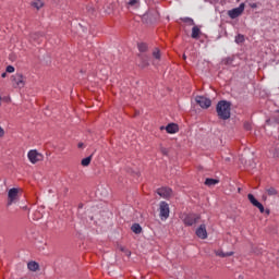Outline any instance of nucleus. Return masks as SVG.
Instances as JSON below:
<instances>
[{
    "mask_svg": "<svg viewBox=\"0 0 279 279\" xmlns=\"http://www.w3.org/2000/svg\"><path fill=\"white\" fill-rule=\"evenodd\" d=\"M232 104L228 100H220L216 106V112L219 119L222 121H228L230 119Z\"/></svg>",
    "mask_w": 279,
    "mask_h": 279,
    "instance_id": "obj_1",
    "label": "nucleus"
},
{
    "mask_svg": "<svg viewBox=\"0 0 279 279\" xmlns=\"http://www.w3.org/2000/svg\"><path fill=\"white\" fill-rule=\"evenodd\" d=\"M11 84L13 88H25V76L23 73H15L11 76Z\"/></svg>",
    "mask_w": 279,
    "mask_h": 279,
    "instance_id": "obj_2",
    "label": "nucleus"
},
{
    "mask_svg": "<svg viewBox=\"0 0 279 279\" xmlns=\"http://www.w3.org/2000/svg\"><path fill=\"white\" fill-rule=\"evenodd\" d=\"M157 195H159V197H162L163 199H171V197H173V190H171V187H159L156 190Z\"/></svg>",
    "mask_w": 279,
    "mask_h": 279,
    "instance_id": "obj_3",
    "label": "nucleus"
},
{
    "mask_svg": "<svg viewBox=\"0 0 279 279\" xmlns=\"http://www.w3.org/2000/svg\"><path fill=\"white\" fill-rule=\"evenodd\" d=\"M169 204L167 202H161L159 204V217L161 220L169 219Z\"/></svg>",
    "mask_w": 279,
    "mask_h": 279,
    "instance_id": "obj_4",
    "label": "nucleus"
},
{
    "mask_svg": "<svg viewBox=\"0 0 279 279\" xmlns=\"http://www.w3.org/2000/svg\"><path fill=\"white\" fill-rule=\"evenodd\" d=\"M19 189L13 187L8 192V206H12L15 202L19 201Z\"/></svg>",
    "mask_w": 279,
    "mask_h": 279,
    "instance_id": "obj_5",
    "label": "nucleus"
},
{
    "mask_svg": "<svg viewBox=\"0 0 279 279\" xmlns=\"http://www.w3.org/2000/svg\"><path fill=\"white\" fill-rule=\"evenodd\" d=\"M244 10H245V3H241L239 5V8L228 11V14H229L230 19H239V16H241V14H243Z\"/></svg>",
    "mask_w": 279,
    "mask_h": 279,
    "instance_id": "obj_6",
    "label": "nucleus"
},
{
    "mask_svg": "<svg viewBox=\"0 0 279 279\" xmlns=\"http://www.w3.org/2000/svg\"><path fill=\"white\" fill-rule=\"evenodd\" d=\"M195 101L198 104V106H201V108H210L213 105V101L204 96H197Z\"/></svg>",
    "mask_w": 279,
    "mask_h": 279,
    "instance_id": "obj_7",
    "label": "nucleus"
},
{
    "mask_svg": "<svg viewBox=\"0 0 279 279\" xmlns=\"http://www.w3.org/2000/svg\"><path fill=\"white\" fill-rule=\"evenodd\" d=\"M28 159L31 160L32 165H36V162H40L43 160V154L38 153L37 150H31L28 153Z\"/></svg>",
    "mask_w": 279,
    "mask_h": 279,
    "instance_id": "obj_8",
    "label": "nucleus"
},
{
    "mask_svg": "<svg viewBox=\"0 0 279 279\" xmlns=\"http://www.w3.org/2000/svg\"><path fill=\"white\" fill-rule=\"evenodd\" d=\"M201 217L198 215L195 214H191L185 216L184 218V223L185 226H193L195 223H197V221H199Z\"/></svg>",
    "mask_w": 279,
    "mask_h": 279,
    "instance_id": "obj_9",
    "label": "nucleus"
},
{
    "mask_svg": "<svg viewBox=\"0 0 279 279\" xmlns=\"http://www.w3.org/2000/svg\"><path fill=\"white\" fill-rule=\"evenodd\" d=\"M196 236L198 239H208V231H206V225H201L199 228L196 229Z\"/></svg>",
    "mask_w": 279,
    "mask_h": 279,
    "instance_id": "obj_10",
    "label": "nucleus"
},
{
    "mask_svg": "<svg viewBox=\"0 0 279 279\" xmlns=\"http://www.w3.org/2000/svg\"><path fill=\"white\" fill-rule=\"evenodd\" d=\"M126 8L130 10H136L137 8H141V0H128L126 1Z\"/></svg>",
    "mask_w": 279,
    "mask_h": 279,
    "instance_id": "obj_11",
    "label": "nucleus"
},
{
    "mask_svg": "<svg viewBox=\"0 0 279 279\" xmlns=\"http://www.w3.org/2000/svg\"><path fill=\"white\" fill-rule=\"evenodd\" d=\"M180 129L175 123H170L166 126V132H168V134H175Z\"/></svg>",
    "mask_w": 279,
    "mask_h": 279,
    "instance_id": "obj_12",
    "label": "nucleus"
},
{
    "mask_svg": "<svg viewBox=\"0 0 279 279\" xmlns=\"http://www.w3.org/2000/svg\"><path fill=\"white\" fill-rule=\"evenodd\" d=\"M27 269L29 271H40V265L37 262H28Z\"/></svg>",
    "mask_w": 279,
    "mask_h": 279,
    "instance_id": "obj_13",
    "label": "nucleus"
},
{
    "mask_svg": "<svg viewBox=\"0 0 279 279\" xmlns=\"http://www.w3.org/2000/svg\"><path fill=\"white\" fill-rule=\"evenodd\" d=\"M216 256H219L220 258H228V256H234V252H222L221 250L215 251Z\"/></svg>",
    "mask_w": 279,
    "mask_h": 279,
    "instance_id": "obj_14",
    "label": "nucleus"
},
{
    "mask_svg": "<svg viewBox=\"0 0 279 279\" xmlns=\"http://www.w3.org/2000/svg\"><path fill=\"white\" fill-rule=\"evenodd\" d=\"M131 230H132V232H134V234H141L143 232V228L138 223H134L131 227Z\"/></svg>",
    "mask_w": 279,
    "mask_h": 279,
    "instance_id": "obj_15",
    "label": "nucleus"
},
{
    "mask_svg": "<svg viewBox=\"0 0 279 279\" xmlns=\"http://www.w3.org/2000/svg\"><path fill=\"white\" fill-rule=\"evenodd\" d=\"M216 184H219V180H217V179H206L205 180L206 186H215Z\"/></svg>",
    "mask_w": 279,
    "mask_h": 279,
    "instance_id": "obj_16",
    "label": "nucleus"
},
{
    "mask_svg": "<svg viewBox=\"0 0 279 279\" xmlns=\"http://www.w3.org/2000/svg\"><path fill=\"white\" fill-rule=\"evenodd\" d=\"M199 34H202V31H199V27L194 26L192 28V38H199Z\"/></svg>",
    "mask_w": 279,
    "mask_h": 279,
    "instance_id": "obj_17",
    "label": "nucleus"
},
{
    "mask_svg": "<svg viewBox=\"0 0 279 279\" xmlns=\"http://www.w3.org/2000/svg\"><path fill=\"white\" fill-rule=\"evenodd\" d=\"M90 160H93V155L88 156L87 158L82 159V161H81L82 167H88V165H90Z\"/></svg>",
    "mask_w": 279,
    "mask_h": 279,
    "instance_id": "obj_18",
    "label": "nucleus"
},
{
    "mask_svg": "<svg viewBox=\"0 0 279 279\" xmlns=\"http://www.w3.org/2000/svg\"><path fill=\"white\" fill-rule=\"evenodd\" d=\"M138 51H141V53H145V51H147L148 47L147 44L145 43H141L137 45Z\"/></svg>",
    "mask_w": 279,
    "mask_h": 279,
    "instance_id": "obj_19",
    "label": "nucleus"
},
{
    "mask_svg": "<svg viewBox=\"0 0 279 279\" xmlns=\"http://www.w3.org/2000/svg\"><path fill=\"white\" fill-rule=\"evenodd\" d=\"M270 156L271 158H279V148L274 147L272 149H270Z\"/></svg>",
    "mask_w": 279,
    "mask_h": 279,
    "instance_id": "obj_20",
    "label": "nucleus"
},
{
    "mask_svg": "<svg viewBox=\"0 0 279 279\" xmlns=\"http://www.w3.org/2000/svg\"><path fill=\"white\" fill-rule=\"evenodd\" d=\"M247 197H248V201L251 202V204H253V206H256L260 203L252 194H248Z\"/></svg>",
    "mask_w": 279,
    "mask_h": 279,
    "instance_id": "obj_21",
    "label": "nucleus"
},
{
    "mask_svg": "<svg viewBox=\"0 0 279 279\" xmlns=\"http://www.w3.org/2000/svg\"><path fill=\"white\" fill-rule=\"evenodd\" d=\"M33 8H36V10H40V8H43V1L37 0L35 2L32 3Z\"/></svg>",
    "mask_w": 279,
    "mask_h": 279,
    "instance_id": "obj_22",
    "label": "nucleus"
},
{
    "mask_svg": "<svg viewBox=\"0 0 279 279\" xmlns=\"http://www.w3.org/2000/svg\"><path fill=\"white\" fill-rule=\"evenodd\" d=\"M153 57L156 60H160V49L156 48L155 51L153 52Z\"/></svg>",
    "mask_w": 279,
    "mask_h": 279,
    "instance_id": "obj_23",
    "label": "nucleus"
},
{
    "mask_svg": "<svg viewBox=\"0 0 279 279\" xmlns=\"http://www.w3.org/2000/svg\"><path fill=\"white\" fill-rule=\"evenodd\" d=\"M222 64H226V66L232 64V58L227 57L222 60Z\"/></svg>",
    "mask_w": 279,
    "mask_h": 279,
    "instance_id": "obj_24",
    "label": "nucleus"
},
{
    "mask_svg": "<svg viewBox=\"0 0 279 279\" xmlns=\"http://www.w3.org/2000/svg\"><path fill=\"white\" fill-rule=\"evenodd\" d=\"M268 195H278V191H276V189L274 187H269L266 190Z\"/></svg>",
    "mask_w": 279,
    "mask_h": 279,
    "instance_id": "obj_25",
    "label": "nucleus"
},
{
    "mask_svg": "<svg viewBox=\"0 0 279 279\" xmlns=\"http://www.w3.org/2000/svg\"><path fill=\"white\" fill-rule=\"evenodd\" d=\"M120 252H124V254H126V256H131L132 252L128 251L124 246H118Z\"/></svg>",
    "mask_w": 279,
    "mask_h": 279,
    "instance_id": "obj_26",
    "label": "nucleus"
},
{
    "mask_svg": "<svg viewBox=\"0 0 279 279\" xmlns=\"http://www.w3.org/2000/svg\"><path fill=\"white\" fill-rule=\"evenodd\" d=\"M243 40H245V37H244L243 35H238V36L235 37V43H236L238 45H240V43H243Z\"/></svg>",
    "mask_w": 279,
    "mask_h": 279,
    "instance_id": "obj_27",
    "label": "nucleus"
},
{
    "mask_svg": "<svg viewBox=\"0 0 279 279\" xmlns=\"http://www.w3.org/2000/svg\"><path fill=\"white\" fill-rule=\"evenodd\" d=\"M183 21L184 23H190L191 25H195V22L191 17H184Z\"/></svg>",
    "mask_w": 279,
    "mask_h": 279,
    "instance_id": "obj_28",
    "label": "nucleus"
},
{
    "mask_svg": "<svg viewBox=\"0 0 279 279\" xmlns=\"http://www.w3.org/2000/svg\"><path fill=\"white\" fill-rule=\"evenodd\" d=\"M255 207L258 208L259 213H265V207L263 206V204L259 203Z\"/></svg>",
    "mask_w": 279,
    "mask_h": 279,
    "instance_id": "obj_29",
    "label": "nucleus"
},
{
    "mask_svg": "<svg viewBox=\"0 0 279 279\" xmlns=\"http://www.w3.org/2000/svg\"><path fill=\"white\" fill-rule=\"evenodd\" d=\"M140 66H142V69H145V66H149V62L142 60V63L140 64Z\"/></svg>",
    "mask_w": 279,
    "mask_h": 279,
    "instance_id": "obj_30",
    "label": "nucleus"
},
{
    "mask_svg": "<svg viewBox=\"0 0 279 279\" xmlns=\"http://www.w3.org/2000/svg\"><path fill=\"white\" fill-rule=\"evenodd\" d=\"M7 73H14V66L8 65L7 66Z\"/></svg>",
    "mask_w": 279,
    "mask_h": 279,
    "instance_id": "obj_31",
    "label": "nucleus"
},
{
    "mask_svg": "<svg viewBox=\"0 0 279 279\" xmlns=\"http://www.w3.org/2000/svg\"><path fill=\"white\" fill-rule=\"evenodd\" d=\"M161 154H163V156H167L169 154V150H167V148L161 147Z\"/></svg>",
    "mask_w": 279,
    "mask_h": 279,
    "instance_id": "obj_32",
    "label": "nucleus"
},
{
    "mask_svg": "<svg viewBox=\"0 0 279 279\" xmlns=\"http://www.w3.org/2000/svg\"><path fill=\"white\" fill-rule=\"evenodd\" d=\"M5 135V131H3V128L0 126V137H3Z\"/></svg>",
    "mask_w": 279,
    "mask_h": 279,
    "instance_id": "obj_33",
    "label": "nucleus"
},
{
    "mask_svg": "<svg viewBox=\"0 0 279 279\" xmlns=\"http://www.w3.org/2000/svg\"><path fill=\"white\" fill-rule=\"evenodd\" d=\"M250 8H252L253 10H255L256 8H258V4H256V3H250Z\"/></svg>",
    "mask_w": 279,
    "mask_h": 279,
    "instance_id": "obj_34",
    "label": "nucleus"
},
{
    "mask_svg": "<svg viewBox=\"0 0 279 279\" xmlns=\"http://www.w3.org/2000/svg\"><path fill=\"white\" fill-rule=\"evenodd\" d=\"M77 147H78L80 149H82V148L84 147V143L80 142V143L77 144Z\"/></svg>",
    "mask_w": 279,
    "mask_h": 279,
    "instance_id": "obj_35",
    "label": "nucleus"
},
{
    "mask_svg": "<svg viewBox=\"0 0 279 279\" xmlns=\"http://www.w3.org/2000/svg\"><path fill=\"white\" fill-rule=\"evenodd\" d=\"M37 38H38V34L32 35V39H33V40H36Z\"/></svg>",
    "mask_w": 279,
    "mask_h": 279,
    "instance_id": "obj_36",
    "label": "nucleus"
},
{
    "mask_svg": "<svg viewBox=\"0 0 279 279\" xmlns=\"http://www.w3.org/2000/svg\"><path fill=\"white\" fill-rule=\"evenodd\" d=\"M1 77H8V72H3V73L1 74Z\"/></svg>",
    "mask_w": 279,
    "mask_h": 279,
    "instance_id": "obj_37",
    "label": "nucleus"
},
{
    "mask_svg": "<svg viewBox=\"0 0 279 279\" xmlns=\"http://www.w3.org/2000/svg\"><path fill=\"white\" fill-rule=\"evenodd\" d=\"M265 213H266V215H269V209H266V210H264Z\"/></svg>",
    "mask_w": 279,
    "mask_h": 279,
    "instance_id": "obj_38",
    "label": "nucleus"
},
{
    "mask_svg": "<svg viewBox=\"0 0 279 279\" xmlns=\"http://www.w3.org/2000/svg\"><path fill=\"white\" fill-rule=\"evenodd\" d=\"M183 60H186V54H183Z\"/></svg>",
    "mask_w": 279,
    "mask_h": 279,
    "instance_id": "obj_39",
    "label": "nucleus"
},
{
    "mask_svg": "<svg viewBox=\"0 0 279 279\" xmlns=\"http://www.w3.org/2000/svg\"><path fill=\"white\" fill-rule=\"evenodd\" d=\"M238 192H239V193H241V187H240V189H238Z\"/></svg>",
    "mask_w": 279,
    "mask_h": 279,
    "instance_id": "obj_40",
    "label": "nucleus"
},
{
    "mask_svg": "<svg viewBox=\"0 0 279 279\" xmlns=\"http://www.w3.org/2000/svg\"><path fill=\"white\" fill-rule=\"evenodd\" d=\"M160 130H165V126H161Z\"/></svg>",
    "mask_w": 279,
    "mask_h": 279,
    "instance_id": "obj_41",
    "label": "nucleus"
},
{
    "mask_svg": "<svg viewBox=\"0 0 279 279\" xmlns=\"http://www.w3.org/2000/svg\"><path fill=\"white\" fill-rule=\"evenodd\" d=\"M264 199H267V197H266V196H264Z\"/></svg>",
    "mask_w": 279,
    "mask_h": 279,
    "instance_id": "obj_42",
    "label": "nucleus"
},
{
    "mask_svg": "<svg viewBox=\"0 0 279 279\" xmlns=\"http://www.w3.org/2000/svg\"><path fill=\"white\" fill-rule=\"evenodd\" d=\"M83 205H80V208H82Z\"/></svg>",
    "mask_w": 279,
    "mask_h": 279,
    "instance_id": "obj_43",
    "label": "nucleus"
}]
</instances>
